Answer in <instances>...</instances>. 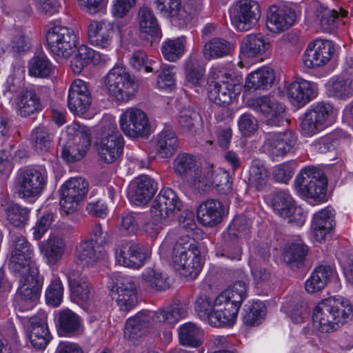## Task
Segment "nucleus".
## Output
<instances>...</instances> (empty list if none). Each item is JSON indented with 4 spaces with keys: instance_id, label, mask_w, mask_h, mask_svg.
Returning a JSON list of instances; mask_svg holds the SVG:
<instances>
[{
    "instance_id": "f257e3e1",
    "label": "nucleus",
    "mask_w": 353,
    "mask_h": 353,
    "mask_svg": "<svg viewBox=\"0 0 353 353\" xmlns=\"http://www.w3.org/2000/svg\"><path fill=\"white\" fill-rule=\"evenodd\" d=\"M353 307L349 300L343 296H330L321 300L314 308L312 323L321 332L337 330L352 316Z\"/></svg>"
},
{
    "instance_id": "f03ea898",
    "label": "nucleus",
    "mask_w": 353,
    "mask_h": 353,
    "mask_svg": "<svg viewBox=\"0 0 353 353\" xmlns=\"http://www.w3.org/2000/svg\"><path fill=\"white\" fill-rule=\"evenodd\" d=\"M188 314L187 307L182 304L170 306L158 311H142L127 320L124 332L125 336L136 339L143 335L153 324H175Z\"/></svg>"
},
{
    "instance_id": "7ed1b4c3",
    "label": "nucleus",
    "mask_w": 353,
    "mask_h": 353,
    "mask_svg": "<svg viewBox=\"0 0 353 353\" xmlns=\"http://www.w3.org/2000/svg\"><path fill=\"white\" fill-rule=\"evenodd\" d=\"M200 254L194 239L188 236L181 237L172 251V259L175 269L186 277L195 279L202 268Z\"/></svg>"
},
{
    "instance_id": "20e7f679",
    "label": "nucleus",
    "mask_w": 353,
    "mask_h": 353,
    "mask_svg": "<svg viewBox=\"0 0 353 353\" xmlns=\"http://www.w3.org/2000/svg\"><path fill=\"white\" fill-rule=\"evenodd\" d=\"M212 79L208 82V97L215 104L219 105H229L237 93L240 92L241 79L230 71L225 72L219 68H213L210 71Z\"/></svg>"
},
{
    "instance_id": "39448f33",
    "label": "nucleus",
    "mask_w": 353,
    "mask_h": 353,
    "mask_svg": "<svg viewBox=\"0 0 353 353\" xmlns=\"http://www.w3.org/2000/svg\"><path fill=\"white\" fill-rule=\"evenodd\" d=\"M64 137H66L68 141L62 147V157L68 161L81 159L90 146V130L85 125L74 122L67 126L61 140Z\"/></svg>"
},
{
    "instance_id": "423d86ee",
    "label": "nucleus",
    "mask_w": 353,
    "mask_h": 353,
    "mask_svg": "<svg viewBox=\"0 0 353 353\" xmlns=\"http://www.w3.org/2000/svg\"><path fill=\"white\" fill-rule=\"evenodd\" d=\"M105 86L108 94L120 103L132 100L137 88L134 77L121 65L110 70L105 79Z\"/></svg>"
},
{
    "instance_id": "0eeeda50",
    "label": "nucleus",
    "mask_w": 353,
    "mask_h": 353,
    "mask_svg": "<svg viewBox=\"0 0 353 353\" xmlns=\"http://www.w3.org/2000/svg\"><path fill=\"white\" fill-rule=\"evenodd\" d=\"M47 181L48 176L44 169L21 168L14 181V190L20 198L37 197L43 192Z\"/></svg>"
},
{
    "instance_id": "6e6552de",
    "label": "nucleus",
    "mask_w": 353,
    "mask_h": 353,
    "mask_svg": "<svg viewBox=\"0 0 353 353\" xmlns=\"http://www.w3.org/2000/svg\"><path fill=\"white\" fill-rule=\"evenodd\" d=\"M46 37L50 51L59 57H70L77 43V37L74 30L60 25H54L49 28Z\"/></svg>"
},
{
    "instance_id": "1a4fd4ad",
    "label": "nucleus",
    "mask_w": 353,
    "mask_h": 353,
    "mask_svg": "<svg viewBox=\"0 0 353 353\" xmlns=\"http://www.w3.org/2000/svg\"><path fill=\"white\" fill-rule=\"evenodd\" d=\"M295 185L302 195L320 200L325 196L327 178L317 168L307 167L296 176Z\"/></svg>"
},
{
    "instance_id": "9d476101",
    "label": "nucleus",
    "mask_w": 353,
    "mask_h": 353,
    "mask_svg": "<svg viewBox=\"0 0 353 353\" xmlns=\"http://www.w3.org/2000/svg\"><path fill=\"white\" fill-rule=\"evenodd\" d=\"M247 291L246 283L239 281L216 296V310L223 309L229 324L232 323L236 318L241 304L247 297Z\"/></svg>"
},
{
    "instance_id": "9b49d317",
    "label": "nucleus",
    "mask_w": 353,
    "mask_h": 353,
    "mask_svg": "<svg viewBox=\"0 0 353 353\" xmlns=\"http://www.w3.org/2000/svg\"><path fill=\"white\" fill-rule=\"evenodd\" d=\"M261 8L254 0H239L230 9L232 24L239 31H247L254 27L261 17Z\"/></svg>"
},
{
    "instance_id": "f8f14e48",
    "label": "nucleus",
    "mask_w": 353,
    "mask_h": 353,
    "mask_svg": "<svg viewBox=\"0 0 353 353\" xmlns=\"http://www.w3.org/2000/svg\"><path fill=\"white\" fill-rule=\"evenodd\" d=\"M182 203L170 188L162 189L151 205V214L160 222L170 223L175 214L181 210Z\"/></svg>"
},
{
    "instance_id": "ddd939ff",
    "label": "nucleus",
    "mask_w": 353,
    "mask_h": 353,
    "mask_svg": "<svg viewBox=\"0 0 353 353\" xmlns=\"http://www.w3.org/2000/svg\"><path fill=\"white\" fill-rule=\"evenodd\" d=\"M333 108L324 101L312 104L307 110L301 122V130L304 135L310 137L322 130L329 123Z\"/></svg>"
},
{
    "instance_id": "4468645a",
    "label": "nucleus",
    "mask_w": 353,
    "mask_h": 353,
    "mask_svg": "<svg viewBox=\"0 0 353 353\" xmlns=\"http://www.w3.org/2000/svg\"><path fill=\"white\" fill-rule=\"evenodd\" d=\"M88 190V183L81 177L70 178L61 188L60 205L66 214H73L83 199Z\"/></svg>"
},
{
    "instance_id": "2eb2a0df",
    "label": "nucleus",
    "mask_w": 353,
    "mask_h": 353,
    "mask_svg": "<svg viewBox=\"0 0 353 353\" xmlns=\"http://www.w3.org/2000/svg\"><path fill=\"white\" fill-rule=\"evenodd\" d=\"M17 296L25 309L31 308L37 301L41 285L39 280L38 268H32V271L19 272Z\"/></svg>"
},
{
    "instance_id": "dca6fc26",
    "label": "nucleus",
    "mask_w": 353,
    "mask_h": 353,
    "mask_svg": "<svg viewBox=\"0 0 353 353\" xmlns=\"http://www.w3.org/2000/svg\"><path fill=\"white\" fill-rule=\"evenodd\" d=\"M119 123L124 134L130 137H145L150 132L146 114L137 108H128L123 112Z\"/></svg>"
},
{
    "instance_id": "f3484780",
    "label": "nucleus",
    "mask_w": 353,
    "mask_h": 353,
    "mask_svg": "<svg viewBox=\"0 0 353 353\" xmlns=\"http://www.w3.org/2000/svg\"><path fill=\"white\" fill-rule=\"evenodd\" d=\"M33 256V248L28 240L23 236H16L10 259V268L17 273L32 271V268H37Z\"/></svg>"
},
{
    "instance_id": "a211bd4d",
    "label": "nucleus",
    "mask_w": 353,
    "mask_h": 353,
    "mask_svg": "<svg viewBox=\"0 0 353 353\" xmlns=\"http://www.w3.org/2000/svg\"><path fill=\"white\" fill-rule=\"evenodd\" d=\"M247 104L250 108L262 114L268 125H281L285 121L283 105L268 96L250 99Z\"/></svg>"
},
{
    "instance_id": "6ab92c4d",
    "label": "nucleus",
    "mask_w": 353,
    "mask_h": 353,
    "mask_svg": "<svg viewBox=\"0 0 353 353\" xmlns=\"http://www.w3.org/2000/svg\"><path fill=\"white\" fill-rule=\"evenodd\" d=\"M123 144L119 131L110 128L96 144L101 160L107 163L114 162L123 153Z\"/></svg>"
},
{
    "instance_id": "aec40b11",
    "label": "nucleus",
    "mask_w": 353,
    "mask_h": 353,
    "mask_svg": "<svg viewBox=\"0 0 353 353\" xmlns=\"http://www.w3.org/2000/svg\"><path fill=\"white\" fill-rule=\"evenodd\" d=\"M307 11L316 16L319 19V28L324 32H333L338 26L339 19L348 17L347 10L343 8H339V12L330 10L317 0H312L309 3Z\"/></svg>"
},
{
    "instance_id": "412c9836",
    "label": "nucleus",
    "mask_w": 353,
    "mask_h": 353,
    "mask_svg": "<svg viewBox=\"0 0 353 353\" xmlns=\"http://www.w3.org/2000/svg\"><path fill=\"white\" fill-rule=\"evenodd\" d=\"M149 256L148 251L132 241L122 243L115 250L117 261L130 268H140Z\"/></svg>"
},
{
    "instance_id": "4be33fe9",
    "label": "nucleus",
    "mask_w": 353,
    "mask_h": 353,
    "mask_svg": "<svg viewBox=\"0 0 353 353\" xmlns=\"http://www.w3.org/2000/svg\"><path fill=\"white\" fill-rule=\"evenodd\" d=\"M216 305V298L212 300L205 294H201L195 301V312L201 319L207 321L213 327H220L229 325L223 309L217 311Z\"/></svg>"
},
{
    "instance_id": "5701e85b",
    "label": "nucleus",
    "mask_w": 353,
    "mask_h": 353,
    "mask_svg": "<svg viewBox=\"0 0 353 353\" xmlns=\"http://www.w3.org/2000/svg\"><path fill=\"white\" fill-rule=\"evenodd\" d=\"M296 142V137L291 131L266 133L263 150L274 157H283L290 152Z\"/></svg>"
},
{
    "instance_id": "b1692460",
    "label": "nucleus",
    "mask_w": 353,
    "mask_h": 353,
    "mask_svg": "<svg viewBox=\"0 0 353 353\" xmlns=\"http://www.w3.org/2000/svg\"><path fill=\"white\" fill-rule=\"evenodd\" d=\"M91 103V94L85 82L81 79H75L70 85L68 91L69 110L74 114L81 116L88 111Z\"/></svg>"
},
{
    "instance_id": "393cba45",
    "label": "nucleus",
    "mask_w": 353,
    "mask_h": 353,
    "mask_svg": "<svg viewBox=\"0 0 353 353\" xmlns=\"http://www.w3.org/2000/svg\"><path fill=\"white\" fill-rule=\"evenodd\" d=\"M334 52V45L328 40L316 39L310 43L303 55V61L308 68L327 63Z\"/></svg>"
},
{
    "instance_id": "a878e982",
    "label": "nucleus",
    "mask_w": 353,
    "mask_h": 353,
    "mask_svg": "<svg viewBox=\"0 0 353 353\" xmlns=\"http://www.w3.org/2000/svg\"><path fill=\"white\" fill-rule=\"evenodd\" d=\"M286 94L292 105L301 108L316 97L317 88L315 83L298 78L287 85Z\"/></svg>"
},
{
    "instance_id": "bb28decb",
    "label": "nucleus",
    "mask_w": 353,
    "mask_h": 353,
    "mask_svg": "<svg viewBox=\"0 0 353 353\" xmlns=\"http://www.w3.org/2000/svg\"><path fill=\"white\" fill-rule=\"evenodd\" d=\"M76 264L69 263L61 268L68 279L72 296L79 301L86 302L91 296V286L87 278L82 276L76 268Z\"/></svg>"
},
{
    "instance_id": "cd10ccee",
    "label": "nucleus",
    "mask_w": 353,
    "mask_h": 353,
    "mask_svg": "<svg viewBox=\"0 0 353 353\" xmlns=\"http://www.w3.org/2000/svg\"><path fill=\"white\" fill-rule=\"evenodd\" d=\"M295 19V12L291 8L272 5L268 10L266 26L272 32H283L292 26Z\"/></svg>"
},
{
    "instance_id": "c85d7f7f",
    "label": "nucleus",
    "mask_w": 353,
    "mask_h": 353,
    "mask_svg": "<svg viewBox=\"0 0 353 353\" xmlns=\"http://www.w3.org/2000/svg\"><path fill=\"white\" fill-rule=\"evenodd\" d=\"M156 190L157 185L153 179L147 175H142L130 184L128 197L134 204L143 205L152 198Z\"/></svg>"
},
{
    "instance_id": "c756f323",
    "label": "nucleus",
    "mask_w": 353,
    "mask_h": 353,
    "mask_svg": "<svg viewBox=\"0 0 353 353\" xmlns=\"http://www.w3.org/2000/svg\"><path fill=\"white\" fill-rule=\"evenodd\" d=\"M196 214L197 219L201 225L214 227L222 221L224 207L219 200L208 199L198 206Z\"/></svg>"
},
{
    "instance_id": "7c9ffc66",
    "label": "nucleus",
    "mask_w": 353,
    "mask_h": 353,
    "mask_svg": "<svg viewBox=\"0 0 353 353\" xmlns=\"http://www.w3.org/2000/svg\"><path fill=\"white\" fill-rule=\"evenodd\" d=\"M156 8L165 18L185 23L190 20V14L199 7V2L194 8H183L181 0H154Z\"/></svg>"
},
{
    "instance_id": "2f4dec72",
    "label": "nucleus",
    "mask_w": 353,
    "mask_h": 353,
    "mask_svg": "<svg viewBox=\"0 0 353 353\" xmlns=\"http://www.w3.org/2000/svg\"><path fill=\"white\" fill-rule=\"evenodd\" d=\"M39 249L46 263L49 266H54L65 254V241L59 236L51 234L47 240L41 242Z\"/></svg>"
},
{
    "instance_id": "473e14b6",
    "label": "nucleus",
    "mask_w": 353,
    "mask_h": 353,
    "mask_svg": "<svg viewBox=\"0 0 353 353\" xmlns=\"http://www.w3.org/2000/svg\"><path fill=\"white\" fill-rule=\"evenodd\" d=\"M29 323V339L31 344L36 349L46 348L50 340V335L46 323L45 314L31 317Z\"/></svg>"
},
{
    "instance_id": "72a5a7b5",
    "label": "nucleus",
    "mask_w": 353,
    "mask_h": 353,
    "mask_svg": "<svg viewBox=\"0 0 353 353\" xmlns=\"http://www.w3.org/2000/svg\"><path fill=\"white\" fill-rule=\"evenodd\" d=\"M334 225V210L332 208L327 207L315 214L312 227L316 241L321 242L325 240L326 235L332 231Z\"/></svg>"
},
{
    "instance_id": "f704fd0d",
    "label": "nucleus",
    "mask_w": 353,
    "mask_h": 353,
    "mask_svg": "<svg viewBox=\"0 0 353 353\" xmlns=\"http://www.w3.org/2000/svg\"><path fill=\"white\" fill-rule=\"evenodd\" d=\"M89 42L101 49H108L112 43L111 30L102 21H91L88 28Z\"/></svg>"
},
{
    "instance_id": "c9c22d12",
    "label": "nucleus",
    "mask_w": 353,
    "mask_h": 353,
    "mask_svg": "<svg viewBox=\"0 0 353 353\" xmlns=\"http://www.w3.org/2000/svg\"><path fill=\"white\" fill-rule=\"evenodd\" d=\"M335 271L330 265H321L316 267L305 283L307 293L314 294L323 290L330 282Z\"/></svg>"
},
{
    "instance_id": "e433bc0d",
    "label": "nucleus",
    "mask_w": 353,
    "mask_h": 353,
    "mask_svg": "<svg viewBox=\"0 0 353 353\" xmlns=\"http://www.w3.org/2000/svg\"><path fill=\"white\" fill-rule=\"evenodd\" d=\"M17 110L19 114L26 117L41 110L40 99L34 89H23L17 97Z\"/></svg>"
},
{
    "instance_id": "4c0bfd02",
    "label": "nucleus",
    "mask_w": 353,
    "mask_h": 353,
    "mask_svg": "<svg viewBox=\"0 0 353 353\" xmlns=\"http://www.w3.org/2000/svg\"><path fill=\"white\" fill-rule=\"evenodd\" d=\"M270 48V43L261 34H249L241 42L240 51L246 57L261 55Z\"/></svg>"
},
{
    "instance_id": "58836bf2",
    "label": "nucleus",
    "mask_w": 353,
    "mask_h": 353,
    "mask_svg": "<svg viewBox=\"0 0 353 353\" xmlns=\"http://www.w3.org/2000/svg\"><path fill=\"white\" fill-rule=\"evenodd\" d=\"M275 79L274 70L268 67H262L250 74L246 78L245 87L248 90H268Z\"/></svg>"
},
{
    "instance_id": "ea45409f",
    "label": "nucleus",
    "mask_w": 353,
    "mask_h": 353,
    "mask_svg": "<svg viewBox=\"0 0 353 353\" xmlns=\"http://www.w3.org/2000/svg\"><path fill=\"white\" fill-rule=\"evenodd\" d=\"M138 23L141 34L158 38L161 36V31L153 10L149 7H142L138 12Z\"/></svg>"
},
{
    "instance_id": "a19ab883",
    "label": "nucleus",
    "mask_w": 353,
    "mask_h": 353,
    "mask_svg": "<svg viewBox=\"0 0 353 353\" xmlns=\"http://www.w3.org/2000/svg\"><path fill=\"white\" fill-rule=\"evenodd\" d=\"M103 256V250L97 249L90 241H83L76 248L75 259L83 266H92Z\"/></svg>"
},
{
    "instance_id": "79ce46f5",
    "label": "nucleus",
    "mask_w": 353,
    "mask_h": 353,
    "mask_svg": "<svg viewBox=\"0 0 353 353\" xmlns=\"http://www.w3.org/2000/svg\"><path fill=\"white\" fill-rule=\"evenodd\" d=\"M234 51V45L225 39L213 38L207 42L203 50L204 57L208 60L229 56Z\"/></svg>"
},
{
    "instance_id": "37998d69",
    "label": "nucleus",
    "mask_w": 353,
    "mask_h": 353,
    "mask_svg": "<svg viewBox=\"0 0 353 353\" xmlns=\"http://www.w3.org/2000/svg\"><path fill=\"white\" fill-rule=\"evenodd\" d=\"M178 147V139L175 132L170 128H165L157 137L156 150L162 158H168L173 154Z\"/></svg>"
},
{
    "instance_id": "c03bdc74",
    "label": "nucleus",
    "mask_w": 353,
    "mask_h": 353,
    "mask_svg": "<svg viewBox=\"0 0 353 353\" xmlns=\"http://www.w3.org/2000/svg\"><path fill=\"white\" fill-rule=\"evenodd\" d=\"M269 172L263 161L256 159L252 160L249 170V183L257 191L264 190L268 184Z\"/></svg>"
},
{
    "instance_id": "a18cd8bd",
    "label": "nucleus",
    "mask_w": 353,
    "mask_h": 353,
    "mask_svg": "<svg viewBox=\"0 0 353 353\" xmlns=\"http://www.w3.org/2000/svg\"><path fill=\"white\" fill-rule=\"evenodd\" d=\"M307 248L301 243L287 244L283 250V261L291 268H299L303 265Z\"/></svg>"
},
{
    "instance_id": "49530a36",
    "label": "nucleus",
    "mask_w": 353,
    "mask_h": 353,
    "mask_svg": "<svg viewBox=\"0 0 353 353\" xmlns=\"http://www.w3.org/2000/svg\"><path fill=\"white\" fill-rule=\"evenodd\" d=\"M268 255L266 252L263 256V259L253 258L250 261L251 274L254 284L257 288L266 285L271 279V270L265 261V259Z\"/></svg>"
},
{
    "instance_id": "de8ad7c7",
    "label": "nucleus",
    "mask_w": 353,
    "mask_h": 353,
    "mask_svg": "<svg viewBox=\"0 0 353 353\" xmlns=\"http://www.w3.org/2000/svg\"><path fill=\"white\" fill-rule=\"evenodd\" d=\"M101 60L100 54L87 46L82 45L71 61V68L74 73L79 74L90 63H98Z\"/></svg>"
},
{
    "instance_id": "09e8293b",
    "label": "nucleus",
    "mask_w": 353,
    "mask_h": 353,
    "mask_svg": "<svg viewBox=\"0 0 353 353\" xmlns=\"http://www.w3.org/2000/svg\"><path fill=\"white\" fill-rule=\"evenodd\" d=\"M53 131L46 126H39L31 133L30 141L34 150L39 153H44L50 149L53 139Z\"/></svg>"
},
{
    "instance_id": "8fccbe9b",
    "label": "nucleus",
    "mask_w": 353,
    "mask_h": 353,
    "mask_svg": "<svg viewBox=\"0 0 353 353\" xmlns=\"http://www.w3.org/2000/svg\"><path fill=\"white\" fill-rule=\"evenodd\" d=\"M143 285L150 291H163L170 286L166 274L152 268H146L142 273Z\"/></svg>"
},
{
    "instance_id": "3c124183",
    "label": "nucleus",
    "mask_w": 353,
    "mask_h": 353,
    "mask_svg": "<svg viewBox=\"0 0 353 353\" xmlns=\"http://www.w3.org/2000/svg\"><path fill=\"white\" fill-rule=\"evenodd\" d=\"M202 332L192 322L182 325L179 329V339L181 345L191 347H197L201 345Z\"/></svg>"
},
{
    "instance_id": "603ef678",
    "label": "nucleus",
    "mask_w": 353,
    "mask_h": 353,
    "mask_svg": "<svg viewBox=\"0 0 353 353\" xmlns=\"http://www.w3.org/2000/svg\"><path fill=\"white\" fill-rule=\"evenodd\" d=\"M199 168L196 157L190 154H179L174 161V172L187 180Z\"/></svg>"
},
{
    "instance_id": "864d4df0",
    "label": "nucleus",
    "mask_w": 353,
    "mask_h": 353,
    "mask_svg": "<svg viewBox=\"0 0 353 353\" xmlns=\"http://www.w3.org/2000/svg\"><path fill=\"white\" fill-rule=\"evenodd\" d=\"M53 70L52 63L44 53L34 55L28 63V72L34 77H48L51 75Z\"/></svg>"
},
{
    "instance_id": "5fc2aeb1",
    "label": "nucleus",
    "mask_w": 353,
    "mask_h": 353,
    "mask_svg": "<svg viewBox=\"0 0 353 353\" xmlns=\"http://www.w3.org/2000/svg\"><path fill=\"white\" fill-rule=\"evenodd\" d=\"M205 68L196 58H190L185 65V74L188 82L194 85H200L204 83Z\"/></svg>"
},
{
    "instance_id": "6e6d98bb",
    "label": "nucleus",
    "mask_w": 353,
    "mask_h": 353,
    "mask_svg": "<svg viewBox=\"0 0 353 353\" xmlns=\"http://www.w3.org/2000/svg\"><path fill=\"white\" fill-rule=\"evenodd\" d=\"M59 325L65 334H74L81 327L80 317L69 309L61 310L59 314Z\"/></svg>"
},
{
    "instance_id": "4d7b16f0",
    "label": "nucleus",
    "mask_w": 353,
    "mask_h": 353,
    "mask_svg": "<svg viewBox=\"0 0 353 353\" xmlns=\"http://www.w3.org/2000/svg\"><path fill=\"white\" fill-rule=\"evenodd\" d=\"M179 123L183 129L192 132L201 125V117L193 107L189 105L181 110Z\"/></svg>"
},
{
    "instance_id": "13d9d810",
    "label": "nucleus",
    "mask_w": 353,
    "mask_h": 353,
    "mask_svg": "<svg viewBox=\"0 0 353 353\" xmlns=\"http://www.w3.org/2000/svg\"><path fill=\"white\" fill-rule=\"evenodd\" d=\"M294 205L292 196L285 191L276 192L272 197V208L274 212L283 218L289 216Z\"/></svg>"
},
{
    "instance_id": "bf43d9fd",
    "label": "nucleus",
    "mask_w": 353,
    "mask_h": 353,
    "mask_svg": "<svg viewBox=\"0 0 353 353\" xmlns=\"http://www.w3.org/2000/svg\"><path fill=\"white\" fill-rule=\"evenodd\" d=\"M184 42L185 39L183 37L164 41L161 50L165 59L170 61H175L179 59L184 52Z\"/></svg>"
},
{
    "instance_id": "052dcab7",
    "label": "nucleus",
    "mask_w": 353,
    "mask_h": 353,
    "mask_svg": "<svg viewBox=\"0 0 353 353\" xmlns=\"http://www.w3.org/2000/svg\"><path fill=\"white\" fill-rule=\"evenodd\" d=\"M130 65L137 70L144 68L146 72H152L158 68V62L149 59L143 50L134 52L130 58Z\"/></svg>"
},
{
    "instance_id": "680f3d73",
    "label": "nucleus",
    "mask_w": 353,
    "mask_h": 353,
    "mask_svg": "<svg viewBox=\"0 0 353 353\" xmlns=\"http://www.w3.org/2000/svg\"><path fill=\"white\" fill-rule=\"evenodd\" d=\"M342 137L340 132L334 131L319 138L312 143V146L314 150L321 153H325L334 150Z\"/></svg>"
},
{
    "instance_id": "e2e57ef3",
    "label": "nucleus",
    "mask_w": 353,
    "mask_h": 353,
    "mask_svg": "<svg viewBox=\"0 0 353 353\" xmlns=\"http://www.w3.org/2000/svg\"><path fill=\"white\" fill-rule=\"evenodd\" d=\"M29 213L30 211L28 208L13 204L8 208L7 219L14 226L21 227L26 224Z\"/></svg>"
},
{
    "instance_id": "0e129e2a",
    "label": "nucleus",
    "mask_w": 353,
    "mask_h": 353,
    "mask_svg": "<svg viewBox=\"0 0 353 353\" xmlns=\"http://www.w3.org/2000/svg\"><path fill=\"white\" fill-rule=\"evenodd\" d=\"M330 92L340 98L353 94V79L337 77L332 80Z\"/></svg>"
},
{
    "instance_id": "69168bd1",
    "label": "nucleus",
    "mask_w": 353,
    "mask_h": 353,
    "mask_svg": "<svg viewBox=\"0 0 353 353\" xmlns=\"http://www.w3.org/2000/svg\"><path fill=\"white\" fill-rule=\"evenodd\" d=\"M63 294V284L59 277H55L46 291L47 303L52 306H58L62 301Z\"/></svg>"
},
{
    "instance_id": "338daca9",
    "label": "nucleus",
    "mask_w": 353,
    "mask_h": 353,
    "mask_svg": "<svg viewBox=\"0 0 353 353\" xmlns=\"http://www.w3.org/2000/svg\"><path fill=\"white\" fill-rule=\"evenodd\" d=\"M250 220L243 216H236L229 226L228 235L235 237L247 236L250 230Z\"/></svg>"
},
{
    "instance_id": "774afa93",
    "label": "nucleus",
    "mask_w": 353,
    "mask_h": 353,
    "mask_svg": "<svg viewBox=\"0 0 353 353\" xmlns=\"http://www.w3.org/2000/svg\"><path fill=\"white\" fill-rule=\"evenodd\" d=\"M137 285L134 279L129 276H119L112 288V296L136 293Z\"/></svg>"
}]
</instances>
